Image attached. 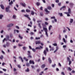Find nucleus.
Segmentation results:
<instances>
[{
    "label": "nucleus",
    "mask_w": 75,
    "mask_h": 75,
    "mask_svg": "<svg viewBox=\"0 0 75 75\" xmlns=\"http://www.w3.org/2000/svg\"><path fill=\"white\" fill-rule=\"evenodd\" d=\"M3 17V15H0V19H2Z\"/></svg>",
    "instance_id": "28"
},
{
    "label": "nucleus",
    "mask_w": 75,
    "mask_h": 75,
    "mask_svg": "<svg viewBox=\"0 0 75 75\" xmlns=\"http://www.w3.org/2000/svg\"><path fill=\"white\" fill-rule=\"evenodd\" d=\"M26 11L27 13H30V10H29L28 9H26Z\"/></svg>",
    "instance_id": "18"
},
{
    "label": "nucleus",
    "mask_w": 75,
    "mask_h": 75,
    "mask_svg": "<svg viewBox=\"0 0 75 75\" xmlns=\"http://www.w3.org/2000/svg\"><path fill=\"white\" fill-rule=\"evenodd\" d=\"M53 45L54 46H57V43H54L53 44Z\"/></svg>",
    "instance_id": "52"
},
{
    "label": "nucleus",
    "mask_w": 75,
    "mask_h": 75,
    "mask_svg": "<svg viewBox=\"0 0 75 75\" xmlns=\"http://www.w3.org/2000/svg\"><path fill=\"white\" fill-rule=\"evenodd\" d=\"M61 35H59V40H61Z\"/></svg>",
    "instance_id": "33"
},
{
    "label": "nucleus",
    "mask_w": 75,
    "mask_h": 75,
    "mask_svg": "<svg viewBox=\"0 0 75 75\" xmlns=\"http://www.w3.org/2000/svg\"><path fill=\"white\" fill-rule=\"evenodd\" d=\"M4 58V57H3V55H1V57H0V59H3Z\"/></svg>",
    "instance_id": "22"
},
{
    "label": "nucleus",
    "mask_w": 75,
    "mask_h": 75,
    "mask_svg": "<svg viewBox=\"0 0 75 75\" xmlns=\"http://www.w3.org/2000/svg\"><path fill=\"white\" fill-rule=\"evenodd\" d=\"M24 16H25V17H27L28 18V19L30 20H31V19H30V17H28V15L27 14L25 15H24Z\"/></svg>",
    "instance_id": "6"
},
{
    "label": "nucleus",
    "mask_w": 75,
    "mask_h": 75,
    "mask_svg": "<svg viewBox=\"0 0 75 75\" xmlns=\"http://www.w3.org/2000/svg\"><path fill=\"white\" fill-rule=\"evenodd\" d=\"M63 41L64 42H65V43H67V42L66 41V40H65V39L64 38H63Z\"/></svg>",
    "instance_id": "27"
},
{
    "label": "nucleus",
    "mask_w": 75,
    "mask_h": 75,
    "mask_svg": "<svg viewBox=\"0 0 75 75\" xmlns=\"http://www.w3.org/2000/svg\"><path fill=\"white\" fill-rule=\"evenodd\" d=\"M37 21L38 23H41V22H42V21Z\"/></svg>",
    "instance_id": "56"
},
{
    "label": "nucleus",
    "mask_w": 75,
    "mask_h": 75,
    "mask_svg": "<svg viewBox=\"0 0 75 75\" xmlns=\"http://www.w3.org/2000/svg\"><path fill=\"white\" fill-rule=\"evenodd\" d=\"M18 67L19 68H21V66H20V65L19 64L18 65Z\"/></svg>",
    "instance_id": "44"
},
{
    "label": "nucleus",
    "mask_w": 75,
    "mask_h": 75,
    "mask_svg": "<svg viewBox=\"0 0 75 75\" xmlns=\"http://www.w3.org/2000/svg\"><path fill=\"white\" fill-rule=\"evenodd\" d=\"M32 51H33V52H35V49L33 48L32 49Z\"/></svg>",
    "instance_id": "42"
},
{
    "label": "nucleus",
    "mask_w": 75,
    "mask_h": 75,
    "mask_svg": "<svg viewBox=\"0 0 75 75\" xmlns=\"http://www.w3.org/2000/svg\"><path fill=\"white\" fill-rule=\"evenodd\" d=\"M47 9H48V10H51V9H52V8H51V7L50 6H48L47 7Z\"/></svg>",
    "instance_id": "14"
},
{
    "label": "nucleus",
    "mask_w": 75,
    "mask_h": 75,
    "mask_svg": "<svg viewBox=\"0 0 75 75\" xmlns=\"http://www.w3.org/2000/svg\"><path fill=\"white\" fill-rule=\"evenodd\" d=\"M74 6V4L72 3H69V6L70 7H72Z\"/></svg>",
    "instance_id": "13"
},
{
    "label": "nucleus",
    "mask_w": 75,
    "mask_h": 75,
    "mask_svg": "<svg viewBox=\"0 0 75 75\" xmlns=\"http://www.w3.org/2000/svg\"><path fill=\"white\" fill-rule=\"evenodd\" d=\"M18 45L19 47H21V46H23V45H21L20 44H18Z\"/></svg>",
    "instance_id": "50"
},
{
    "label": "nucleus",
    "mask_w": 75,
    "mask_h": 75,
    "mask_svg": "<svg viewBox=\"0 0 75 75\" xmlns=\"http://www.w3.org/2000/svg\"><path fill=\"white\" fill-rule=\"evenodd\" d=\"M61 4L60 2L58 3V6H61Z\"/></svg>",
    "instance_id": "45"
},
{
    "label": "nucleus",
    "mask_w": 75,
    "mask_h": 75,
    "mask_svg": "<svg viewBox=\"0 0 75 75\" xmlns=\"http://www.w3.org/2000/svg\"><path fill=\"white\" fill-rule=\"evenodd\" d=\"M65 14H67V16L68 17H69L70 16V15L69 14L71 13V11L70 8H69L68 10V12H64Z\"/></svg>",
    "instance_id": "2"
},
{
    "label": "nucleus",
    "mask_w": 75,
    "mask_h": 75,
    "mask_svg": "<svg viewBox=\"0 0 75 75\" xmlns=\"http://www.w3.org/2000/svg\"><path fill=\"white\" fill-rule=\"evenodd\" d=\"M56 3H58V2H59V0H56Z\"/></svg>",
    "instance_id": "64"
},
{
    "label": "nucleus",
    "mask_w": 75,
    "mask_h": 75,
    "mask_svg": "<svg viewBox=\"0 0 75 75\" xmlns=\"http://www.w3.org/2000/svg\"><path fill=\"white\" fill-rule=\"evenodd\" d=\"M1 7V8L2 9L4 10V6L3 4H1L0 5Z\"/></svg>",
    "instance_id": "12"
},
{
    "label": "nucleus",
    "mask_w": 75,
    "mask_h": 75,
    "mask_svg": "<svg viewBox=\"0 0 75 75\" xmlns=\"http://www.w3.org/2000/svg\"><path fill=\"white\" fill-rule=\"evenodd\" d=\"M4 41H7V39L6 38H4V40H3V42H4Z\"/></svg>",
    "instance_id": "30"
},
{
    "label": "nucleus",
    "mask_w": 75,
    "mask_h": 75,
    "mask_svg": "<svg viewBox=\"0 0 75 75\" xmlns=\"http://www.w3.org/2000/svg\"><path fill=\"white\" fill-rule=\"evenodd\" d=\"M10 8V6H8L6 8V12H8V11H9V12H10V11L9 10V8Z\"/></svg>",
    "instance_id": "3"
},
{
    "label": "nucleus",
    "mask_w": 75,
    "mask_h": 75,
    "mask_svg": "<svg viewBox=\"0 0 75 75\" xmlns=\"http://www.w3.org/2000/svg\"><path fill=\"white\" fill-rule=\"evenodd\" d=\"M2 69L4 71H5V72L6 71V69Z\"/></svg>",
    "instance_id": "59"
},
{
    "label": "nucleus",
    "mask_w": 75,
    "mask_h": 75,
    "mask_svg": "<svg viewBox=\"0 0 75 75\" xmlns=\"http://www.w3.org/2000/svg\"><path fill=\"white\" fill-rule=\"evenodd\" d=\"M73 21H74V20H73V19H70V23H72V22H73Z\"/></svg>",
    "instance_id": "26"
},
{
    "label": "nucleus",
    "mask_w": 75,
    "mask_h": 75,
    "mask_svg": "<svg viewBox=\"0 0 75 75\" xmlns=\"http://www.w3.org/2000/svg\"><path fill=\"white\" fill-rule=\"evenodd\" d=\"M38 26L40 28H41V24L40 23H39L38 24Z\"/></svg>",
    "instance_id": "25"
},
{
    "label": "nucleus",
    "mask_w": 75,
    "mask_h": 75,
    "mask_svg": "<svg viewBox=\"0 0 75 75\" xmlns=\"http://www.w3.org/2000/svg\"><path fill=\"white\" fill-rule=\"evenodd\" d=\"M11 4H13V1H11V2L9 3V5H11Z\"/></svg>",
    "instance_id": "29"
},
{
    "label": "nucleus",
    "mask_w": 75,
    "mask_h": 75,
    "mask_svg": "<svg viewBox=\"0 0 75 75\" xmlns=\"http://www.w3.org/2000/svg\"><path fill=\"white\" fill-rule=\"evenodd\" d=\"M43 53L45 54V56L47 55V52H46V50H45L43 52Z\"/></svg>",
    "instance_id": "16"
},
{
    "label": "nucleus",
    "mask_w": 75,
    "mask_h": 75,
    "mask_svg": "<svg viewBox=\"0 0 75 75\" xmlns=\"http://www.w3.org/2000/svg\"><path fill=\"white\" fill-rule=\"evenodd\" d=\"M51 19H54L55 18V17L54 16L52 17H51Z\"/></svg>",
    "instance_id": "37"
},
{
    "label": "nucleus",
    "mask_w": 75,
    "mask_h": 75,
    "mask_svg": "<svg viewBox=\"0 0 75 75\" xmlns=\"http://www.w3.org/2000/svg\"><path fill=\"white\" fill-rule=\"evenodd\" d=\"M55 65H56V64H54L52 65V67H55Z\"/></svg>",
    "instance_id": "55"
},
{
    "label": "nucleus",
    "mask_w": 75,
    "mask_h": 75,
    "mask_svg": "<svg viewBox=\"0 0 75 75\" xmlns=\"http://www.w3.org/2000/svg\"><path fill=\"white\" fill-rule=\"evenodd\" d=\"M6 40H8V41H11V40L9 39V36L8 35H7L6 36Z\"/></svg>",
    "instance_id": "5"
},
{
    "label": "nucleus",
    "mask_w": 75,
    "mask_h": 75,
    "mask_svg": "<svg viewBox=\"0 0 75 75\" xmlns=\"http://www.w3.org/2000/svg\"><path fill=\"white\" fill-rule=\"evenodd\" d=\"M13 18L14 19H16V16H15V15H14L13 16Z\"/></svg>",
    "instance_id": "53"
},
{
    "label": "nucleus",
    "mask_w": 75,
    "mask_h": 75,
    "mask_svg": "<svg viewBox=\"0 0 75 75\" xmlns=\"http://www.w3.org/2000/svg\"><path fill=\"white\" fill-rule=\"evenodd\" d=\"M31 67L32 69H35V67L34 66L32 65Z\"/></svg>",
    "instance_id": "31"
},
{
    "label": "nucleus",
    "mask_w": 75,
    "mask_h": 75,
    "mask_svg": "<svg viewBox=\"0 0 75 75\" xmlns=\"http://www.w3.org/2000/svg\"><path fill=\"white\" fill-rule=\"evenodd\" d=\"M13 25H14L13 24L11 23V24H10L8 25L7 26V27H11V26H13Z\"/></svg>",
    "instance_id": "9"
},
{
    "label": "nucleus",
    "mask_w": 75,
    "mask_h": 75,
    "mask_svg": "<svg viewBox=\"0 0 75 75\" xmlns=\"http://www.w3.org/2000/svg\"><path fill=\"white\" fill-rule=\"evenodd\" d=\"M65 8H66V6H63L60 8V10H61L62 9Z\"/></svg>",
    "instance_id": "11"
},
{
    "label": "nucleus",
    "mask_w": 75,
    "mask_h": 75,
    "mask_svg": "<svg viewBox=\"0 0 75 75\" xmlns=\"http://www.w3.org/2000/svg\"><path fill=\"white\" fill-rule=\"evenodd\" d=\"M19 38H20V39H21V40H22V39H23V37L21 36V35H19Z\"/></svg>",
    "instance_id": "21"
},
{
    "label": "nucleus",
    "mask_w": 75,
    "mask_h": 75,
    "mask_svg": "<svg viewBox=\"0 0 75 75\" xmlns=\"http://www.w3.org/2000/svg\"><path fill=\"white\" fill-rule=\"evenodd\" d=\"M17 71V69L15 68H13V71Z\"/></svg>",
    "instance_id": "49"
},
{
    "label": "nucleus",
    "mask_w": 75,
    "mask_h": 75,
    "mask_svg": "<svg viewBox=\"0 0 75 75\" xmlns=\"http://www.w3.org/2000/svg\"><path fill=\"white\" fill-rule=\"evenodd\" d=\"M9 45H10V43H9L7 42V44H6L7 47H8V46H9Z\"/></svg>",
    "instance_id": "32"
},
{
    "label": "nucleus",
    "mask_w": 75,
    "mask_h": 75,
    "mask_svg": "<svg viewBox=\"0 0 75 75\" xmlns=\"http://www.w3.org/2000/svg\"><path fill=\"white\" fill-rule=\"evenodd\" d=\"M52 7H54V4H52Z\"/></svg>",
    "instance_id": "54"
},
{
    "label": "nucleus",
    "mask_w": 75,
    "mask_h": 75,
    "mask_svg": "<svg viewBox=\"0 0 75 75\" xmlns=\"http://www.w3.org/2000/svg\"><path fill=\"white\" fill-rule=\"evenodd\" d=\"M45 25H48V23L47 22H45Z\"/></svg>",
    "instance_id": "60"
},
{
    "label": "nucleus",
    "mask_w": 75,
    "mask_h": 75,
    "mask_svg": "<svg viewBox=\"0 0 75 75\" xmlns=\"http://www.w3.org/2000/svg\"><path fill=\"white\" fill-rule=\"evenodd\" d=\"M45 11L46 12V13H50V11H48V10H47V9L45 8Z\"/></svg>",
    "instance_id": "17"
},
{
    "label": "nucleus",
    "mask_w": 75,
    "mask_h": 75,
    "mask_svg": "<svg viewBox=\"0 0 75 75\" xmlns=\"http://www.w3.org/2000/svg\"><path fill=\"white\" fill-rule=\"evenodd\" d=\"M35 49L36 50H38V49H40V48L39 47H36Z\"/></svg>",
    "instance_id": "58"
},
{
    "label": "nucleus",
    "mask_w": 75,
    "mask_h": 75,
    "mask_svg": "<svg viewBox=\"0 0 75 75\" xmlns=\"http://www.w3.org/2000/svg\"><path fill=\"white\" fill-rule=\"evenodd\" d=\"M68 70H69V71H72V69L71 68V67H68Z\"/></svg>",
    "instance_id": "24"
},
{
    "label": "nucleus",
    "mask_w": 75,
    "mask_h": 75,
    "mask_svg": "<svg viewBox=\"0 0 75 75\" xmlns=\"http://www.w3.org/2000/svg\"><path fill=\"white\" fill-rule=\"evenodd\" d=\"M23 50H26V47H23Z\"/></svg>",
    "instance_id": "36"
},
{
    "label": "nucleus",
    "mask_w": 75,
    "mask_h": 75,
    "mask_svg": "<svg viewBox=\"0 0 75 75\" xmlns=\"http://www.w3.org/2000/svg\"><path fill=\"white\" fill-rule=\"evenodd\" d=\"M36 44H38L41 43V42L40 41H36L35 42Z\"/></svg>",
    "instance_id": "7"
},
{
    "label": "nucleus",
    "mask_w": 75,
    "mask_h": 75,
    "mask_svg": "<svg viewBox=\"0 0 75 75\" xmlns=\"http://www.w3.org/2000/svg\"><path fill=\"white\" fill-rule=\"evenodd\" d=\"M59 14H60V16H62L63 15H62V13H59Z\"/></svg>",
    "instance_id": "43"
},
{
    "label": "nucleus",
    "mask_w": 75,
    "mask_h": 75,
    "mask_svg": "<svg viewBox=\"0 0 75 75\" xmlns=\"http://www.w3.org/2000/svg\"><path fill=\"white\" fill-rule=\"evenodd\" d=\"M31 14L33 16L34 15V12L33 11H31Z\"/></svg>",
    "instance_id": "19"
},
{
    "label": "nucleus",
    "mask_w": 75,
    "mask_h": 75,
    "mask_svg": "<svg viewBox=\"0 0 75 75\" xmlns=\"http://www.w3.org/2000/svg\"><path fill=\"white\" fill-rule=\"evenodd\" d=\"M37 5L38 6H40V3H39V2H37Z\"/></svg>",
    "instance_id": "47"
},
{
    "label": "nucleus",
    "mask_w": 75,
    "mask_h": 75,
    "mask_svg": "<svg viewBox=\"0 0 75 75\" xmlns=\"http://www.w3.org/2000/svg\"><path fill=\"white\" fill-rule=\"evenodd\" d=\"M29 69H28V68H27V69H26V70H25V71H26V72H29Z\"/></svg>",
    "instance_id": "38"
},
{
    "label": "nucleus",
    "mask_w": 75,
    "mask_h": 75,
    "mask_svg": "<svg viewBox=\"0 0 75 75\" xmlns=\"http://www.w3.org/2000/svg\"><path fill=\"white\" fill-rule=\"evenodd\" d=\"M43 8V7H42L41 6L40 7V10H42Z\"/></svg>",
    "instance_id": "46"
},
{
    "label": "nucleus",
    "mask_w": 75,
    "mask_h": 75,
    "mask_svg": "<svg viewBox=\"0 0 75 75\" xmlns=\"http://www.w3.org/2000/svg\"><path fill=\"white\" fill-rule=\"evenodd\" d=\"M16 28H18V29H19V27L18 26H16Z\"/></svg>",
    "instance_id": "62"
},
{
    "label": "nucleus",
    "mask_w": 75,
    "mask_h": 75,
    "mask_svg": "<svg viewBox=\"0 0 75 75\" xmlns=\"http://www.w3.org/2000/svg\"><path fill=\"white\" fill-rule=\"evenodd\" d=\"M44 30L45 32L46 35L47 36V37H48V33H47V31H48V30H47V28H45L44 27H43V30H41V32H43V31H44Z\"/></svg>",
    "instance_id": "1"
},
{
    "label": "nucleus",
    "mask_w": 75,
    "mask_h": 75,
    "mask_svg": "<svg viewBox=\"0 0 75 75\" xmlns=\"http://www.w3.org/2000/svg\"><path fill=\"white\" fill-rule=\"evenodd\" d=\"M67 59L68 61H70V59L69 58V57H67Z\"/></svg>",
    "instance_id": "34"
},
{
    "label": "nucleus",
    "mask_w": 75,
    "mask_h": 75,
    "mask_svg": "<svg viewBox=\"0 0 75 75\" xmlns=\"http://www.w3.org/2000/svg\"><path fill=\"white\" fill-rule=\"evenodd\" d=\"M52 25H50L49 27V31H50V30H51V28H52Z\"/></svg>",
    "instance_id": "20"
},
{
    "label": "nucleus",
    "mask_w": 75,
    "mask_h": 75,
    "mask_svg": "<svg viewBox=\"0 0 75 75\" xmlns=\"http://www.w3.org/2000/svg\"><path fill=\"white\" fill-rule=\"evenodd\" d=\"M61 74H62V75H65V73H64V72H62Z\"/></svg>",
    "instance_id": "48"
},
{
    "label": "nucleus",
    "mask_w": 75,
    "mask_h": 75,
    "mask_svg": "<svg viewBox=\"0 0 75 75\" xmlns=\"http://www.w3.org/2000/svg\"><path fill=\"white\" fill-rule=\"evenodd\" d=\"M28 27H32V25H30L29 24H28Z\"/></svg>",
    "instance_id": "57"
},
{
    "label": "nucleus",
    "mask_w": 75,
    "mask_h": 75,
    "mask_svg": "<svg viewBox=\"0 0 75 75\" xmlns=\"http://www.w3.org/2000/svg\"><path fill=\"white\" fill-rule=\"evenodd\" d=\"M29 63L30 64H35L34 62L33 61H31V60H30V61Z\"/></svg>",
    "instance_id": "10"
},
{
    "label": "nucleus",
    "mask_w": 75,
    "mask_h": 75,
    "mask_svg": "<svg viewBox=\"0 0 75 75\" xmlns=\"http://www.w3.org/2000/svg\"><path fill=\"white\" fill-rule=\"evenodd\" d=\"M39 39H40V37H38V38L36 37V38H35V40H38Z\"/></svg>",
    "instance_id": "41"
},
{
    "label": "nucleus",
    "mask_w": 75,
    "mask_h": 75,
    "mask_svg": "<svg viewBox=\"0 0 75 75\" xmlns=\"http://www.w3.org/2000/svg\"><path fill=\"white\" fill-rule=\"evenodd\" d=\"M69 65H71V63L72 62L70 60L69 61Z\"/></svg>",
    "instance_id": "39"
},
{
    "label": "nucleus",
    "mask_w": 75,
    "mask_h": 75,
    "mask_svg": "<svg viewBox=\"0 0 75 75\" xmlns=\"http://www.w3.org/2000/svg\"><path fill=\"white\" fill-rule=\"evenodd\" d=\"M71 72L73 73H74L75 72V71L74 70H72L71 71Z\"/></svg>",
    "instance_id": "61"
},
{
    "label": "nucleus",
    "mask_w": 75,
    "mask_h": 75,
    "mask_svg": "<svg viewBox=\"0 0 75 75\" xmlns=\"http://www.w3.org/2000/svg\"><path fill=\"white\" fill-rule=\"evenodd\" d=\"M48 61L50 64H51L52 62V61H51V60L50 58H49Z\"/></svg>",
    "instance_id": "15"
},
{
    "label": "nucleus",
    "mask_w": 75,
    "mask_h": 75,
    "mask_svg": "<svg viewBox=\"0 0 75 75\" xmlns=\"http://www.w3.org/2000/svg\"><path fill=\"white\" fill-rule=\"evenodd\" d=\"M20 4L21 5L23 6V7H25L26 5L25 3L23 4V3H20Z\"/></svg>",
    "instance_id": "8"
},
{
    "label": "nucleus",
    "mask_w": 75,
    "mask_h": 75,
    "mask_svg": "<svg viewBox=\"0 0 75 75\" xmlns=\"http://www.w3.org/2000/svg\"><path fill=\"white\" fill-rule=\"evenodd\" d=\"M31 35H34V33H33V32H31L30 33Z\"/></svg>",
    "instance_id": "63"
},
{
    "label": "nucleus",
    "mask_w": 75,
    "mask_h": 75,
    "mask_svg": "<svg viewBox=\"0 0 75 75\" xmlns=\"http://www.w3.org/2000/svg\"><path fill=\"white\" fill-rule=\"evenodd\" d=\"M26 65L27 66V67H29L30 66V64L28 63H27Z\"/></svg>",
    "instance_id": "40"
},
{
    "label": "nucleus",
    "mask_w": 75,
    "mask_h": 75,
    "mask_svg": "<svg viewBox=\"0 0 75 75\" xmlns=\"http://www.w3.org/2000/svg\"><path fill=\"white\" fill-rule=\"evenodd\" d=\"M46 50L47 52H48V48L47 47L46 48Z\"/></svg>",
    "instance_id": "51"
},
{
    "label": "nucleus",
    "mask_w": 75,
    "mask_h": 75,
    "mask_svg": "<svg viewBox=\"0 0 75 75\" xmlns=\"http://www.w3.org/2000/svg\"><path fill=\"white\" fill-rule=\"evenodd\" d=\"M54 50V48L52 47L51 48V49H50V51H53Z\"/></svg>",
    "instance_id": "35"
},
{
    "label": "nucleus",
    "mask_w": 75,
    "mask_h": 75,
    "mask_svg": "<svg viewBox=\"0 0 75 75\" xmlns=\"http://www.w3.org/2000/svg\"><path fill=\"white\" fill-rule=\"evenodd\" d=\"M28 58H32V57H31V56H30V55L31 54L30 53V51H28Z\"/></svg>",
    "instance_id": "4"
},
{
    "label": "nucleus",
    "mask_w": 75,
    "mask_h": 75,
    "mask_svg": "<svg viewBox=\"0 0 75 75\" xmlns=\"http://www.w3.org/2000/svg\"><path fill=\"white\" fill-rule=\"evenodd\" d=\"M45 67V65L44 64H42L41 66L42 68H44V67Z\"/></svg>",
    "instance_id": "23"
}]
</instances>
